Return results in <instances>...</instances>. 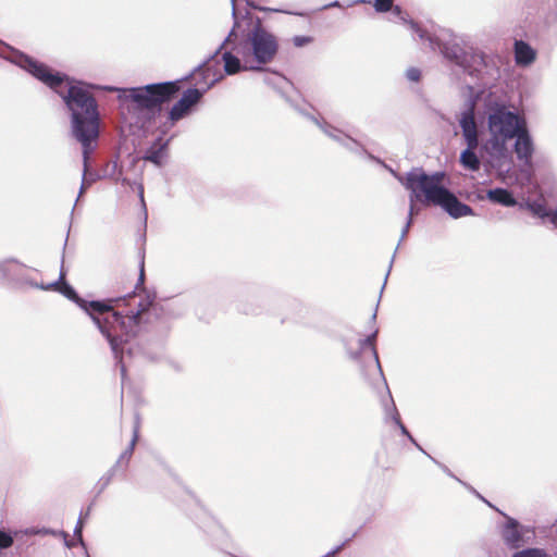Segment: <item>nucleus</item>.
<instances>
[{"label": "nucleus", "instance_id": "nucleus-36", "mask_svg": "<svg viewBox=\"0 0 557 557\" xmlns=\"http://www.w3.org/2000/svg\"><path fill=\"white\" fill-rule=\"evenodd\" d=\"M144 262H141L140 264V274H139V284H143L144 283Z\"/></svg>", "mask_w": 557, "mask_h": 557}, {"label": "nucleus", "instance_id": "nucleus-11", "mask_svg": "<svg viewBox=\"0 0 557 557\" xmlns=\"http://www.w3.org/2000/svg\"><path fill=\"white\" fill-rule=\"evenodd\" d=\"M201 97L202 92L197 88H189L185 90L181 99L172 107L169 112V119L171 122L175 123L183 119L188 113L189 109L195 106Z\"/></svg>", "mask_w": 557, "mask_h": 557}, {"label": "nucleus", "instance_id": "nucleus-5", "mask_svg": "<svg viewBox=\"0 0 557 557\" xmlns=\"http://www.w3.org/2000/svg\"><path fill=\"white\" fill-rule=\"evenodd\" d=\"M234 50L242 57L246 69L261 71L263 65L274 60L278 44L276 37L258 23Z\"/></svg>", "mask_w": 557, "mask_h": 557}, {"label": "nucleus", "instance_id": "nucleus-28", "mask_svg": "<svg viewBox=\"0 0 557 557\" xmlns=\"http://www.w3.org/2000/svg\"><path fill=\"white\" fill-rule=\"evenodd\" d=\"M237 25L238 23L235 21L233 29L230 32L228 36L224 39V41L220 45V47L215 51V54L220 53L221 50L225 47V45L231 41V38L235 35V28L237 27Z\"/></svg>", "mask_w": 557, "mask_h": 557}, {"label": "nucleus", "instance_id": "nucleus-14", "mask_svg": "<svg viewBox=\"0 0 557 557\" xmlns=\"http://www.w3.org/2000/svg\"><path fill=\"white\" fill-rule=\"evenodd\" d=\"M166 143L162 138H158L145 152L143 159L149 161L157 166H162L165 156Z\"/></svg>", "mask_w": 557, "mask_h": 557}, {"label": "nucleus", "instance_id": "nucleus-16", "mask_svg": "<svg viewBox=\"0 0 557 557\" xmlns=\"http://www.w3.org/2000/svg\"><path fill=\"white\" fill-rule=\"evenodd\" d=\"M486 197L492 202L499 203L505 207H513L517 205V200L512 194L505 188L490 189L487 190Z\"/></svg>", "mask_w": 557, "mask_h": 557}, {"label": "nucleus", "instance_id": "nucleus-41", "mask_svg": "<svg viewBox=\"0 0 557 557\" xmlns=\"http://www.w3.org/2000/svg\"><path fill=\"white\" fill-rule=\"evenodd\" d=\"M478 496L481 498V496H480V495H478ZM482 499L487 504V506H491V507H492L491 503H488L487 500H485L483 497H482Z\"/></svg>", "mask_w": 557, "mask_h": 557}, {"label": "nucleus", "instance_id": "nucleus-19", "mask_svg": "<svg viewBox=\"0 0 557 557\" xmlns=\"http://www.w3.org/2000/svg\"><path fill=\"white\" fill-rule=\"evenodd\" d=\"M138 433H139V421H138V418H136L133 438H132L128 447L121 454V456L117 460V463H120L124 460L127 462L131 459L134 448H135V445H136V442L138 440Z\"/></svg>", "mask_w": 557, "mask_h": 557}, {"label": "nucleus", "instance_id": "nucleus-2", "mask_svg": "<svg viewBox=\"0 0 557 557\" xmlns=\"http://www.w3.org/2000/svg\"><path fill=\"white\" fill-rule=\"evenodd\" d=\"M16 63L54 90L65 102L72 116V134L83 147L85 172L88 156L94 151L99 136V113L94 97L82 83L74 84L66 76L51 71L44 64L21 54Z\"/></svg>", "mask_w": 557, "mask_h": 557}, {"label": "nucleus", "instance_id": "nucleus-37", "mask_svg": "<svg viewBox=\"0 0 557 557\" xmlns=\"http://www.w3.org/2000/svg\"><path fill=\"white\" fill-rule=\"evenodd\" d=\"M333 7H339V2L338 1H334V2L325 5V8H333Z\"/></svg>", "mask_w": 557, "mask_h": 557}, {"label": "nucleus", "instance_id": "nucleus-20", "mask_svg": "<svg viewBox=\"0 0 557 557\" xmlns=\"http://www.w3.org/2000/svg\"><path fill=\"white\" fill-rule=\"evenodd\" d=\"M391 409H392V421L399 428L400 432L408 436V438L420 449L422 450V448L416 443V441L413 440V437L410 435V433L408 432L407 428L403 424V422L400 421V416L398 413V410L395 406V403L394 400H391Z\"/></svg>", "mask_w": 557, "mask_h": 557}, {"label": "nucleus", "instance_id": "nucleus-1", "mask_svg": "<svg viewBox=\"0 0 557 557\" xmlns=\"http://www.w3.org/2000/svg\"><path fill=\"white\" fill-rule=\"evenodd\" d=\"M65 274L63 271L60 273V278L57 282L48 285H35L40 289H58L66 298L74 301L86 314L92 320L100 333L108 339L110 347L117 358L123 348V344L131 337L136 336L141 325L149 321L148 315L151 311H156L150 296L140 297L137 305L132 308L125 315L114 310V307L125 302L126 306L133 307L136 295L128 294L122 298H112L107 300H85L81 298L74 288L67 283L63 282Z\"/></svg>", "mask_w": 557, "mask_h": 557}, {"label": "nucleus", "instance_id": "nucleus-10", "mask_svg": "<svg viewBox=\"0 0 557 557\" xmlns=\"http://www.w3.org/2000/svg\"><path fill=\"white\" fill-rule=\"evenodd\" d=\"M430 205L441 207L451 218L459 219L468 215H474L473 209L461 202L451 191L443 190L441 196L431 200Z\"/></svg>", "mask_w": 557, "mask_h": 557}, {"label": "nucleus", "instance_id": "nucleus-31", "mask_svg": "<svg viewBox=\"0 0 557 557\" xmlns=\"http://www.w3.org/2000/svg\"><path fill=\"white\" fill-rule=\"evenodd\" d=\"M82 530H83V522L82 520L79 519L78 522H77V525L75 527V530H74V534L75 536L78 537V540L81 542H83V539H82Z\"/></svg>", "mask_w": 557, "mask_h": 557}, {"label": "nucleus", "instance_id": "nucleus-4", "mask_svg": "<svg viewBox=\"0 0 557 557\" xmlns=\"http://www.w3.org/2000/svg\"><path fill=\"white\" fill-rule=\"evenodd\" d=\"M400 18L431 50H440L446 59L463 69L470 75H478L483 66H485L484 54L473 48L461 47L457 37L454 36L450 40L444 41L443 38L423 29L413 21H407L404 16H400Z\"/></svg>", "mask_w": 557, "mask_h": 557}, {"label": "nucleus", "instance_id": "nucleus-40", "mask_svg": "<svg viewBox=\"0 0 557 557\" xmlns=\"http://www.w3.org/2000/svg\"><path fill=\"white\" fill-rule=\"evenodd\" d=\"M391 173H393L397 180H398V177H400V175L396 174V173L394 172V170H391ZM401 178H403V180H405V178H406V176H405V177H403V176H401Z\"/></svg>", "mask_w": 557, "mask_h": 557}, {"label": "nucleus", "instance_id": "nucleus-23", "mask_svg": "<svg viewBox=\"0 0 557 557\" xmlns=\"http://www.w3.org/2000/svg\"><path fill=\"white\" fill-rule=\"evenodd\" d=\"M394 0H375L374 8L377 12H387L392 10Z\"/></svg>", "mask_w": 557, "mask_h": 557}, {"label": "nucleus", "instance_id": "nucleus-7", "mask_svg": "<svg viewBox=\"0 0 557 557\" xmlns=\"http://www.w3.org/2000/svg\"><path fill=\"white\" fill-rule=\"evenodd\" d=\"M444 176L443 172L429 175L421 169H413L406 174L405 180L398 177V181L411 191L412 200L430 205V201L440 197L443 190H448L442 185Z\"/></svg>", "mask_w": 557, "mask_h": 557}, {"label": "nucleus", "instance_id": "nucleus-12", "mask_svg": "<svg viewBox=\"0 0 557 557\" xmlns=\"http://www.w3.org/2000/svg\"><path fill=\"white\" fill-rule=\"evenodd\" d=\"M513 139V149L518 160L523 162L525 165L531 164L532 156L534 152V144L530 135L528 124L518 132Z\"/></svg>", "mask_w": 557, "mask_h": 557}, {"label": "nucleus", "instance_id": "nucleus-25", "mask_svg": "<svg viewBox=\"0 0 557 557\" xmlns=\"http://www.w3.org/2000/svg\"><path fill=\"white\" fill-rule=\"evenodd\" d=\"M12 544L13 537L9 533L0 530V549L9 548Z\"/></svg>", "mask_w": 557, "mask_h": 557}, {"label": "nucleus", "instance_id": "nucleus-26", "mask_svg": "<svg viewBox=\"0 0 557 557\" xmlns=\"http://www.w3.org/2000/svg\"><path fill=\"white\" fill-rule=\"evenodd\" d=\"M421 72L417 67H410L406 71V77L411 82H418L420 79Z\"/></svg>", "mask_w": 557, "mask_h": 557}, {"label": "nucleus", "instance_id": "nucleus-39", "mask_svg": "<svg viewBox=\"0 0 557 557\" xmlns=\"http://www.w3.org/2000/svg\"><path fill=\"white\" fill-rule=\"evenodd\" d=\"M232 3H233V16L236 17L235 0H232Z\"/></svg>", "mask_w": 557, "mask_h": 557}, {"label": "nucleus", "instance_id": "nucleus-29", "mask_svg": "<svg viewBox=\"0 0 557 557\" xmlns=\"http://www.w3.org/2000/svg\"><path fill=\"white\" fill-rule=\"evenodd\" d=\"M388 401L386 403H383V407H384V413H385V420L388 421V420H392V409H391V400H393L392 396H391V393L388 392Z\"/></svg>", "mask_w": 557, "mask_h": 557}, {"label": "nucleus", "instance_id": "nucleus-6", "mask_svg": "<svg viewBox=\"0 0 557 557\" xmlns=\"http://www.w3.org/2000/svg\"><path fill=\"white\" fill-rule=\"evenodd\" d=\"M108 90L119 91V99L132 100L140 109H156L162 103L169 101L171 97L178 91V87L173 82L150 84L136 88H112Z\"/></svg>", "mask_w": 557, "mask_h": 557}, {"label": "nucleus", "instance_id": "nucleus-27", "mask_svg": "<svg viewBox=\"0 0 557 557\" xmlns=\"http://www.w3.org/2000/svg\"><path fill=\"white\" fill-rule=\"evenodd\" d=\"M310 41H311V38L306 37V36H295L293 38V42L296 47H302V46L309 44Z\"/></svg>", "mask_w": 557, "mask_h": 557}, {"label": "nucleus", "instance_id": "nucleus-18", "mask_svg": "<svg viewBox=\"0 0 557 557\" xmlns=\"http://www.w3.org/2000/svg\"><path fill=\"white\" fill-rule=\"evenodd\" d=\"M376 335H377V330H375L372 334H370L366 338L360 339L359 345H360L361 350H364L366 348L370 349L371 355L376 363V367H377L379 371L382 373L381 364L379 361V356H377L376 349L374 347V341H375Z\"/></svg>", "mask_w": 557, "mask_h": 557}, {"label": "nucleus", "instance_id": "nucleus-13", "mask_svg": "<svg viewBox=\"0 0 557 557\" xmlns=\"http://www.w3.org/2000/svg\"><path fill=\"white\" fill-rule=\"evenodd\" d=\"M536 57L535 50L523 40L515 41V60L518 65H530Z\"/></svg>", "mask_w": 557, "mask_h": 557}, {"label": "nucleus", "instance_id": "nucleus-8", "mask_svg": "<svg viewBox=\"0 0 557 557\" xmlns=\"http://www.w3.org/2000/svg\"><path fill=\"white\" fill-rule=\"evenodd\" d=\"M475 102L469 100L467 108L460 113L459 125L462 132V137L467 144V148L460 154L461 165L475 172L480 169L481 162L475 153L479 147V128L475 121Z\"/></svg>", "mask_w": 557, "mask_h": 557}, {"label": "nucleus", "instance_id": "nucleus-30", "mask_svg": "<svg viewBox=\"0 0 557 557\" xmlns=\"http://www.w3.org/2000/svg\"><path fill=\"white\" fill-rule=\"evenodd\" d=\"M409 202H410V206H409V215L408 218H411L413 216V214L417 212L416 211V202H420L419 200H412L411 199V193L409 194Z\"/></svg>", "mask_w": 557, "mask_h": 557}, {"label": "nucleus", "instance_id": "nucleus-22", "mask_svg": "<svg viewBox=\"0 0 557 557\" xmlns=\"http://www.w3.org/2000/svg\"><path fill=\"white\" fill-rule=\"evenodd\" d=\"M89 160V158L87 159V161ZM83 165L85 166V161L83 160ZM94 177H91V174L88 173V170L86 171V174H85V169L83 170V180H82V185H81V188H79V194H78V197H81L86 188L88 186L91 185V183L94 182ZM79 198L76 199V202L78 201Z\"/></svg>", "mask_w": 557, "mask_h": 557}, {"label": "nucleus", "instance_id": "nucleus-32", "mask_svg": "<svg viewBox=\"0 0 557 557\" xmlns=\"http://www.w3.org/2000/svg\"><path fill=\"white\" fill-rule=\"evenodd\" d=\"M411 223H412L411 222V218H408V221H407L405 227L401 231L400 240H403L406 237V235H407V233H408V231L410 228Z\"/></svg>", "mask_w": 557, "mask_h": 557}, {"label": "nucleus", "instance_id": "nucleus-42", "mask_svg": "<svg viewBox=\"0 0 557 557\" xmlns=\"http://www.w3.org/2000/svg\"><path fill=\"white\" fill-rule=\"evenodd\" d=\"M123 183L124 184H129L128 180H126V178H123Z\"/></svg>", "mask_w": 557, "mask_h": 557}, {"label": "nucleus", "instance_id": "nucleus-3", "mask_svg": "<svg viewBox=\"0 0 557 557\" xmlns=\"http://www.w3.org/2000/svg\"><path fill=\"white\" fill-rule=\"evenodd\" d=\"M524 115L510 110L505 104L490 107L487 112L488 138L482 148L492 168L508 172L512 165V154L508 143L525 126Z\"/></svg>", "mask_w": 557, "mask_h": 557}, {"label": "nucleus", "instance_id": "nucleus-38", "mask_svg": "<svg viewBox=\"0 0 557 557\" xmlns=\"http://www.w3.org/2000/svg\"><path fill=\"white\" fill-rule=\"evenodd\" d=\"M394 13L399 15V16L401 15V11H400L399 7H395L394 8Z\"/></svg>", "mask_w": 557, "mask_h": 557}, {"label": "nucleus", "instance_id": "nucleus-21", "mask_svg": "<svg viewBox=\"0 0 557 557\" xmlns=\"http://www.w3.org/2000/svg\"><path fill=\"white\" fill-rule=\"evenodd\" d=\"M511 557H548V555L542 548H525L516 552Z\"/></svg>", "mask_w": 557, "mask_h": 557}, {"label": "nucleus", "instance_id": "nucleus-9", "mask_svg": "<svg viewBox=\"0 0 557 557\" xmlns=\"http://www.w3.org/2000/svg\"><path fill=\"white\" fill-rule=\"evenodd\" d=\"M506 521L499 524V534L505 545L512 549H518L524 544L532 542L534 530L528 525L519 523L518 520L503 513Z\"/></svg>", "mask_w": 557, "mask_h": 557}, {"label": "nucleus", "instance_id": "nucleus-35", "mask_svg": "<svg viewBox=\"0 0 557 557\" xmlns=\"http://www.w3.org/2000/svg\"><path fill=\"white\" fill-rule=\"evenodd\" d=\"M138 195H139L140 201L144 203V187L141 184H138Z\"/></svg>", "mask_w": 557, "mask_h": 557}, {"label": "nucleus", "instance_id": "nucleus-34", "mask_svg": "<svg viewBox=\"0 0 557 557\" xmlns=\"http://www.w3.org/2000/svg\"><path fill=\"white\" fill-rule=\"evenodd\" d=\"M550 222L557 227V209L552 212Z\"/></svg>", "mask_w": 557, "mask_h": 557}, {"label": "nucleus", "instance_id": "nucleus-17", "mask_svg": "<svg viewBox=\"0 0 557 557\" xmlns=\"http://www.w3.org/2000/svg\"><path fill=\"white\" fill-rule=\"evenodd\" d=\"M311 120L327 135L330 136L331 138L339 141L341 144H343L345 147H347L348 149L350 150H354L355 147L358 146L357 141L354 140L352 138L348 137V136H341V133L336 129H333L331 126H329L327 124H322L319 120H317L315 117H311Z\"/></svg>", "mask_w": 557, "mask_h": 557}, {"label": "nucleus", "instance_id": "nucleus-15", "mask_svg": "<svg viewBox=\"0 0 557 557\" xmlns=\"http://www.w3.org/2000/svg\"><path fill=\"white\" fill-rule=\"evenodd\" d=\"M222 59L224 61V71L227 75H234L240 71H250L244 66L243 59L237 52L233 54L230 51H225L222 54Z\"/></svg>", "mask_w": 557, "mask_h": 557}, {"label": "nucleus", "instance_id": "nucleus-33", "mask_svg": "<svg viewBox=\"0 0 557 557\" xmlns=\"http://www.w3.org/2000/svg\"><path fill=\"white\" fill-rule=\"evenodd\" d=\"M247 4L249 7H251L252 9H256L258 11H269L270 9H267V8H263V7H258L253 2H251L250 0H246Z\"/></svg>", "mask_w": 557, "mask_h": 557}, {"label": "nucleus", "instance_id": "nucleus-24", "mask_svg": "<svg viewBox=\"0 0 557 557\" xmlns=\"http://www.w3.org/2000/svg\"><path fill=\"white\" fill-rule=\"evenodd\" d=\"M530 209H531V211H532L535 215H537V216H540V218H544V216H549V218H550V215H552V213H549V212L545 209V207H544L543 205H541V203H532V205H530Z\"/></svg>", "mask_w": 557, "mask_h": 557}]
</instances>
